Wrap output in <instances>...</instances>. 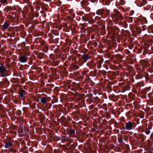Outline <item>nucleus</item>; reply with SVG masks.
Here are the masks:
<instances>
[{
	"label": "nucleus",
	"mask_w": 153,
	"mask_h": 153,
	"mask_svg": "<svg viewBox=\"0 0 153 153\" xmlns=\"http://www.w3.org/2000/svg\"><path fill=\"white\" fill-rule=\"evenodd\" d=\"M40 101L44 104H45L47 102L46 98L45 97L41 98H40Z\"/></svg>",
	"instance_id": "obj_7"
},
{
	"label": "nucleus",
	"mask_w": 153,
	"mask_h": 153,
	"mask_svg": "<svg viewBox=\"0 0 153 153\" xmlns=\"http://www.w3.org/2000/svg\"><path fill=\"white\" fill-rule=\"evenodd\" d=\"M9 26V25L7 23H4L3 25V27L4 29H6L8 28Z\"/></svg>",
	"instance_id": "obj_8"
},
{
	"label": "nucleus",
	"mask_w": 153,
	"mask_h": 153,
	"mask_svg": "<svg viewBox=\"0 0 153 153\" xmlns=\"http://www.w3.org/2000/svg\"><path fill=\"white\" fill-rule=\"evenodd\" d=\"M7 0H0V2L3 4H5L7 2Z\"/></svg>",
	"instance_id": "obj_9"
},
{
	"label": "nucleus",
	"mask_w": 153,
	"mask_h": 153,
	"mask_svg": "<svg viewBox=\"0 0 153 153\" xmlns=\"http://www.w3.org/2000/svg\"><path fill=\"white\" fill-rule=\"evenodd\" d=\"M145 132L146 134L148 135V134H149L150 132V131H149L147 130V131H145Z\"/></svg>",
	"instance_id": "obj_12"
},
{
	"label": "nucleus",
	"mask_w": 153,
	"mask_h": 153,
	"mask_svg": "<svg viewBox=\"0 0 153 153\" xmlns=\"http://www.w3.org/2000/svg\"><path fill=\"white\" fill-rule=\"evenodd\" d=\"M7 71L6 68L4 64H0V73L1 74H4L6 73Z\"/></svg>",
	"instance_id": "obj_3"
},
{
	"label": "nucleus",
	"mask_w": 153,
	"mask_h": 153,
	"mask_svg": "<svg viewBox=\"0 0 153 153\" xmlns=\"http://www.w3.org/2000/svg\"><path fill=\"white\" fill-rule=\"evenodd\" d=\"M69 133L70 134H74L75 133V131L73 129H71Z\"/></svg>",
	"instance_id": "obj_10"
},
{
	"label": "nucleus",
	"mask_w": 153,
	"mask_h": 153,
	"mask_svg": "<svg viewBox=\"0 0 153 153\" xmlns=\"http://www.w3.org/2000/svg\"><path fill=\"white\" fill-rule=\"evenodd\" d=\"M19 60L21 63H26L27 61V57L26 55H22L19 58Z\"/></svg>",
	"instance_id": "obj_2"
},
{
	"label": "nucleus",
	"mask_w": 153,
	"mask_h": 153,
	"mask_svg": "<svg viewBox=\"0 0 153 153\" xmlns=\"http://www.w3.org/2000/svg\"><path fill=\"white\" fill-rule=\"evenodd\" d=\"M133 129V123L131 121L126 123L125 124V129L130 131Z\"/></svg>",
	"instance_id": "obj_1"
},
{
	"label": "nucleus",
	"mask_w": 153,
	"mask_h": 153,
	"mask_svg": "<svg viewBox=\"0 0 153 153\" xmlns=\"http://www.w3.org/2000/svg\"><path fill=\"white\" fill-rule=\"evenodd\" d=\"M5 144L4 148L5 149H8L13 144L10 141H8L4 143Z\"/></svg>",
	"instance_id": "obj_4"
},
{
	"label": "nucleus",
	"mask_w": 153,
	"mask_h": 153,
	"mask_svg": "<svg viewBox=\"0 0 153 153\" xmlns=\"http://www.w3.org/2000/svg\"><path fill=\"white\" fill-rule=\"evenodd\" d=\"M26 93L25 91L24 90H22L19 91V94L21 97H23Z\"/></svg>",
	"instance_id": "obj_6"
},
{
	"label": "nucleus",
	"mask_w": 153,
	"mask_h": 153,
	"mask_svg": "<svg viewBox=\"0 0 153 153\" xmlns=\"http://www.w3.org/2000/svg\"><path fill=\"white\" fill-rule=\"evenodd\" d=\"M82 57L86 62L89 59V57L87 54H84L82 55Z\"/></svg>",
	"instance_id": "obj_5"
},
{
	"label": "nucleus",
	"mask_w": 153,
	"mask_h": 153,
	"mask_svg": "<svg viewBox=\"0 0 153 153\" xmlns=\"http://www.w3.org/2000/svg\"><path fill=\"white\" fill-rule=\"evenodd\" d=\"M118 142L120 143H121L123 142V140L122 137L119 138L118 140Z\"/></svg>",
	"instance_id": "obj_11"
}]
</instances>
